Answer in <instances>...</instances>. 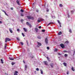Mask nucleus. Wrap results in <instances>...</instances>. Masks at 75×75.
Returning <instances> with one entry per match:
<instances>
[{"label":"nucleus","instance_id":"20","mask_svg":"<svg viewBox=\"0 0 75 75\" xmlns=\"http://www.w3.org/2000/svg\"><path fill=\"white\" fill-rule=\"evenodd\" d=\"M27 68V64H26L25 66V69H26Z\"/></svg>","mask_w":75,"mask_h":75},{"label":"nucleus","instance_id":"31","mask_svg":"<svg viewBox=\"0 0 75 75\" xmlns=\"http://www.w3.org/2000/svg\"><path fill=\"white\" fill-rule=\"evenodd\" d=\"M20 44H21V45H23V43L22 42H20Z\"/></svg>","mask_w":75,"mask_h":75},{"label":"nucleus","instance_id":"50","mask_svg":"<svg viewBox=\"0 0 75 75\" xmlns=\"http://www.w3.org/2000/svg\"><path fill=\"white\" fill-rule=\"evenodd\" d=\"M3 12L4 13H6V11H3Z\"/></svg>","mask_w":75,"mask_h":75},{"label":"nucleus","instance_id":"35","mask_svg":"<svg viewBox=\"0 0 75 75\" xmlns=\"http://www.w3.org/2000/svg\"><path fill=\"white\" fill-rule=\"evenodd\" d=\"M21 12H24V10H23V9H21Z\"/></svg>","mask_w":75,"mask_h":75},{"label":"nucleus","instance_id":"51","mask_svg":"<svg viewBox=\"0 0 75 75\" xmlns=\"http://www.w3.org/2000/svg\"><path fill=\"white\" fill-rule=\"evenodd\" d=\"M6 47H7V46L5 45V48L6 49Z\"/></svg>","mask_w":75,"mask_h":75},{"label":"nucleus","instance_id":"62","mask_svg":"<svg viewBox=\"0 0 75 75\" xmlns=\"http://www.w3.org/2000/svg\"><path fill=\"white\" fill-rule=\"evenodd\" d=\"M61 54L60 53H59V55H60Z\"/></svg>","mask_w":75,"mask_h":75},{"label":"nucleus","instance_id":"45","mask_svg":"<svg viewBox=\"0 0 75 75\" xmlns=\"http://www.w3.org/2000/svg\"><path fill=\"white\" fill-rule=\"evenodd\" d=\"M26 43H27V44H28V41L26 40Z\"/></svg>","mask_w":75,"mask_h":75},{"label":"nucleus","instance_id":"2","mask_svg":"<svg viewBox=\"0 0 75 75\" xmlns=\"http://www.w3.org/2000/svg\"><path fill=\"white\" fill-rule=\"evenodd\" d=\"M42 21H44V19H42V18H39L38 20V23H40Z\"/></svg>","mask_w":75,"mask_h":75},{"label":"nucleus","instance_id":"54","mask_svg":"<svg viewBox=\"0 0 75 75\" xmlns=\"http://www.w3.org/2000/svg\"><path fill=\"white\" fill-rule=\"evenodd\" d=\"M67 74H69V73L68 72H67Z\"/></svg>","mask_w":75,"mask_h":75},{"label":"nucleus","instance_id":"38","mask_svg":"<svg viewBox=\"0 0 75 75\" xmlns=\"http://www.w3.org/2000/svg\"><path fill=\"white\" fill-rule=\"evenodd\" d=\"M64 52H68V51H67L66 50H64Z\"/></svg>","mask_w":75,"mask_h":75},{"label":"nucleus","instance_id":"5","mask_svg":"<svg viewBox=\"0 0 75 75\" xmlns=\"http://www.w3.org/2000/svg\"><path fill=\"white\" fill-rule=\"evenodd\" d=\"M16 2L17 4H18V5H19V6H20V3H19L20 2V0H16Z\"/></svg>","mask_w":75,"mask_h":75},{"label":"nucleus","instance_id":"11","mask_svg":"<svg viewBox=\"0 0 75 75\" xmlns=\"http://www.w3.org/2000/svg\"><path fill=\"white\" fill-rule=\"evenodd\" d=\"M9 58L10 60H11V61H14V59H12L13 58L11 57H9Z\"/></svg>","mask_w":75,"mask_h":75},{"label":"nucleus","instance_id":"36","mask_svg":"<svg viewBox=\"0 0 75 75\" xmlns=\"http://www.w3.org/2000/svg\"><path fill=\"white\" fill-rule=\"evenodd\" d=\"M16 39L18 41H20V39L18 38H17Z\"/></svg>","mask_w":75,"mask_h":75},{"label":"nucleus","instance_id":"44","mask_svg":"<svg viewBox=\"0 0 75 75\" xmlns=\"http://www.w3.org/2000/svg\"><path fill=\"white\" fill-rule=\"evenodd\" d=\"M68 18H69L70 17V16L69 15V14H68Z\"/></svg>","mask_w":75,"mask_h":75},{"label":"nucleus","instance_id":"55","mask_svg":"<svg viewBox=\"0 0 75 75\" xmlns=\"http://www.w3.org/2000/svg\"><path fill=\"white\" fill-rule=\"evenodd\" d=\"M47 59H49V58H48V57H47Z\"/></svg>","mask_w":75,"mask_h":75},{"label":"nucleus","instance_id":"61","mask_svg":"<svg viewBox=\"0 0 75 75\" xmlns=\"http://www.w3.org/2000/svg\"><path fill=\"white\" fill-rule=\"evenodd\" d=\"M35 3H33V4H35Z\"/></svg>","mask_w":75,"mask_h":75},{"label":"nucleus","instance_id":"29","mask_svg":"<svg viewBox=\"0 0 75 75\" xmlns=\"http://www.w3.org/2000/svg\"><path fill=\"white\" fill-rule=\"evenodd\" d=\"M45 30L44 29H42V32H45Z\"/></svg>","mask_w":75,"mask_h":75},{"label":"nucleus","instance_id":"57","mask_svg":"<svg viewBox=\"0 0 75 75\" xmlns=\"http://www.w3.org/2000/svg\"><path fill=\"white\" fill-rule=\"evenodd\" d=\"M74 54H75V51H74Z\"/></svg>","mask_w":75,"mask_h":75},{"label":"nucleus","instance_id":"39","mask_svg":"<svg viewBox=\"0 0 75 75\" xmlns=\"http://www.w3.org/2000/svg\"><path fill=\"white\" fill-rule=\"evenodd\" d=\"M46 11L47 12H48V11H49V9H48V8H47V10H46Z\"/></svg>","mask_w":75,"mask_h":75},{"label":"nucleus","instance_id":"60","mask_svg":"<svg viewBox=\"0 0 75 75\" xmlns=\"http://www.w3.org/2000/svg\"><path fill=\"white\" fill-rule=\"evenodd\" d=\"M60 25V27H61L62 26H61V25Z\"/></svg>","mask_w":75,"mask_h":75},{"label":"nucleus","instance_id":"10","mask_svg":"<svg viewBox=\"0 0 75 75\" xmlns=\"http://www.w3.org/2000/svg\"><path fill=\"white\" fill-rule=\"evenodd\" d=\"M47 61H44V63L45 65H48V64L47 63Z\"/></svg>","mask_w":75,"mask_h":75},{"label":"nucleus","instance_id":"63","mask_svg":"<svg viewBox=\"0 0 75 75\" xmlns=\"http://www.w3.org/2000/svg\"><path fill=\"white\" fill-rule=\"evenodd\" d=\"M53 17H54V16H52V18H53Z\"/></svg>","mask_w":75,"mask_h":75},{"label":"nucleus","instance_id":"42","mask_svg":"<svg viewBox=\"0 0 75 75\" xmlns=\"http://www.w3.org/2000/svg\"><path fill=\"white\" fill-rule=\"evenodd\" d=\"M17 31L19 32L20 31V29H18V28L17 29Z\"/></svg>","mask_w":75,"mask_h":75},{"label":"nucleus","instance_id":"25","mask_svg":"<svg viewBox=\"0 0 75 75\" xmlns=\"http://www.w3.org/2000/svg\"><path fill=\"white\" fill-rule=\"evenodd\" d=\"M54 24V23H52V22H51L50 23H49L47 25H50V24Z\"/></svg>","mask_w":75,"mask_h":75},{"label":"nucleus","instance_id":"28","mask_svg":"<svg viewBox=\"0 0 75 75\" xmlns=\"http://www.w3.org/2000/svg\"><path fill=\"white\" fill-rule=\"evenodd\" d=\"M71 69L73 71H75V70L74 69V68L73 67H72Z\"/></svg>","mask_w":75,"mask_h":75},{"label":"nucleus","instance_id":"15","mask_svg":"<svg viewBox=\"0 0 75 75\" xmlns=\"http://www.w3.org/2000/svg\"><path fill=\"white\" fill-rule=\"evenodd\" d=\"M16 64V62H12L11 63V65H14V64Z\"/></svg>","mask_w":75,"mask_h":75},{"label":"nucleus","instance_id":"18","mask_svg":"<svg viewBox=\"0 0 75 75\" xmlns=\"http://www.w3.org/2000/svg\"><path fill=\"white\" fill-rule=\"evenodd\" d=\"M59 7H63V5H62V4H60L59 5Z\"/></svg>","mask_w":75,"mask_h":75},{"label":"nucleus","instance_id":"3","mask_svg":"<svg viewBox=\"0 0 75 75\" xmlns=\"http://www.w3.org/2000/svg\"><path fill=\"white\" fill-rule=\"evenodd\" d=\"M7 41H11V39L8 38H6L5 40V42H7Z\"/></svg>","mask_w":75,"mask_h":75},{"label":"nucleus","instance_id":"33","mask_svg":"<svg viewBox=\"0 0 75 75\" xmlns=\"http://www.w3.org/2000/svg\"><path fill=\"white\" fill-rule=\"evenodd\" d=\"M58 51V49H55L54 50V52H56V51Z\"/></svg>","mask_w":75,"mask_h":75},{"label":"nucleus","instance_id":"58","mask_svg":"<svg viewBox=\"0 0 75 75\" xmlns=\"http://www.w3.org/2000/svg\"><path fill=\"white\" fill-rule=\"evenodd\" d=\"M31 58H34V57L33 56L32 57H31Z\"/></svg>","mask_w":75,"mask_h":75},{"label":"nucleus","instance_id":"40","mask_svg":"<svg viewBox=\"0 0 75 75\" xmlns=\"http://www.w3.org/2000/svg\"><path fill=\"white\" fill-rule=\"evenodd\" d=\"M47 50H49L50 49V47H47Z\"/></svg>","mask_w":75,"mask_h":75},{"label":"nucleus","instance_id":"13","mask_svg":"<svg viewBox=\"0 0 75 75\" xmlns=\"http://www.w3.org/2000/svg\"><path fill=\"white\" fill-rule=\"evenodd\" d=\"M50 66H51V67L52 68H53V65H54V64H53V63H51L50 64Z\"/></svg>","mask_w":75,"mask_h":75},{"label":"nucleus","instance_id":"8","mask_svg":"<svg viewBox=\"0 0 75 75\" xmlns=\"http://www.w3.org/2000/svg\"><path fill=\"white\" fill-rule=\"evenodd\" d=\"M45 41L46 44H48V39H47V38H46L45 39Z\"/></svg>","mask_w":75,"mask_h":75},{"label":"nucleus","instance_id":"6","mask_svg":"<svg viewBox=\"0 0 75 75\" xmlns=\"http://www.w3.org/2000/svg\"><path fill=\"white\" fill-rule=\"evenodd\" d=\"M60 46L62 48H65V46H64V45L63 44H62L60 45Z\"/></svg>","mask_w":75,"mask_h":75},{"label":"nucleus","instance_id":"7","mask_svg":"<svg viewBox=\"0 0 75 75\" xmlns=\"http://www.w3.org/2000/svg\"><path fill=\"white\" fill-rule=\"evenodd\" d=\"M17 74H18V71H15L14 73V75H18Z\"/></svg>","mask_w":75,"mask_h":75},{"label":"nucleus","instance_id":"14","mask_svg":"<svg viewBox=\"0 0 75 75\" xmlns=\"http://www.w3.org/2000/svg\"><path fill=\"white\" fill-rule=\"evenodd\" d=\"M35 30L36 32V33H37L38 32V29H37V28H35Z\"/></svg>","mask_w":75,"mask_h":75},{"label":"nucleus","instance_id":"27","mask_svg":"<svg viewBox=\"0 0 75 75\" xmlns=\"http://www.w3.org/2000/svg\"><path fill=\"white\" fill-rule=\"evenodd\" d=\"M37 37L38 39H41V38L40 36H38Z\"/></svg>","mask_w":75,"mask_h":75},{"label":"nucleus","instance_id":"16","mask_svg":"<svg viewBox=\"0 0 75 75\" xmlns=\"http://www.w3.org/2000/svg\"><path fill=\"white\" fill-rule=\"evenodd\" d=\"M9 31H10V33H13V31H12V30L10 28L9 29Z\"/></svg>","mask_w":75,"mask_h":75},{"label":"nucleus","instance_id":"64","mask_svg":"<svg viewBox=\"0 0 75 75\" xmlns=\"http://www.w3.org/2000/svg\"><path fill=\"white\" fill-rule=\"evenodd\" d=\"M35 72H36V71H35Z\"/></svg>","mask_w":75,"mask_h":75},{"label":"nucleus","instance_id":"49","mask_svg":"<svg viewBox=\"0 0 75 75\" xmlns=\"http://www.w3.org/2000/svg\"><path fill=\"white\" fill-rule=\"evenodd\" d=\"M23 62L24 64H25V62L24 60L23 61Z\"/></svg>","mask_w":75,"mask_h":75},{"label":"nucleus","instance_id":"23","mask_svg":"<svg viewBox=\"0 0 75 75\" xmlns=\"http://www.w3.org/2000/svg\"><path fill=\"white\" fill-rule=\"evenodd\" d=\"M41 71V74H43V71H42V70L41 69L40 70Z\"/></svg>","mask_w":75,"mask_h":75},{"label":"nucleus","instance_id":"22","mask_svg":"<svg viewBox=\"0 0 75 75\" xmlns=\"http://www.w3.org/2000/svg\"><path fill=\"white\" fill-rule=\"evenodd\" d=\"M63 64L64 66H67V64L65 63H63Z\"/></svg>","mask_w":75,"mask_h":75},{"label":"nucleus","instance_id":"59","mask_svg":"<svg viewBox=\"0 0 75 75\" xmlns=\"http://www.w3.org/2000/svg\"><path fill=\"white\" fill-rule=\"evenodd\" d=\"M5 45H6V46H7V43L5 44Z\"/></svg>","mask_w":75,"mask_h":75},{"label":"nucleus","instance_id":"32","mask_svg":"<svg viewBox=\"0 0 75 75\" xmlns=\"http://www.w3.org/2000/svg\"><path fill=\"white\" fill-rule=\"evenodd\" d=\"M69 32L70 33H72V31L71 30V29L69 30Z\"/></svg>","mask_w":75,"mask_h":75},{"label":"nucleus","instance_id":"56","mask_svg":"<svg viewBox=\"0 0 75 75\" xmlns=\"http://www.w3.org/2000/svg\"><path fill=\"white\" fill-rule=\"evenodd\" d=\"M36 11H37V12H38V10H36Z\"/></svg>","mask_w":75,"mask_h":75},{"label":"nucleus","instance_id":"19","mask_svg":"<svg viewBox=\"0 0 75 75\" xmlns=\"http://www.w3.org/2000/svg\"><path fill=\"white\" fill-rule=\"evenodd\" d=\"M64 56L66 58H67V57H68V54H64Z\"/></svg>","mask_w":75,"mask_h":75},{"label":"nucleus","instance_id":"37","mask_svg":"<svg viewBox=\"0 0 75 75\" xmlns=\"http://www.w3.org/2000/svg\"><path fill=\"white\" fill-rule=\"evenodd\" d=\"M36 70L37 71H39V69L38 68H37Z\"/></svg>","mask_w":75,"mask_h":75},{"label":"nucleus","instance_id":"26","mask_svg":"<svg viewBox=\"0 0 75 75\" xmlns=\"http://www.w3.org/2000/svg\"><path fill=\"white\" fill-rule=\"evenodd\" d=\"M1 61L2 64H3V63H4L3 62V59H1Z\"/></svg>","mask_w":75,"mask_h":75},{"label":"nucleus","instance_id":"12","mask_svg":"<svg viewBox=\"0 0 75 75\" xmlns=\"http://www.w3.org/2000/svg\"><path fill=\"white\" fill-rule=\"evenodd\" d=\"M23 29L25 32H27V30L25 28H23Z\"/></svg>","mask_w":75,"mask_h":75},{"label":"nucleus","instance_id":"46","mask_svg":"<svg viewBox=\"0 0 75 75\" xmlns=\"http://www.w3.org/2000/svg\"><path fill=\"white\" fill-rule=\"evenodd\" d=\"M11 10H13V8H11Z\"/></svg>","mask_w":75,"mask_h":75},{"label":"nucleus","instance_id":"24","mask_svg":"<svg viewBox=\"0 0 75 75\" xmlns=\"http://www.w3.org/2000/svg\"><path fill=\"white\" fill-rule=\"evenodd\" d=\"M57 22L58 23H59V25H61V23H60V22L59 21H57Z\"/></svg>","mask_w":75,"mask_h":75},{"label":"nucleus","instance_id":"47","mask_svg":"<svg viewBox=\"0 0 75 75\" xmlns=\"http://www.w3.org/2000/svg\"><path fill=\"white\" fill-rule=\"evenodd\" d=\"M5 14L6 16H8V15H7V14L6 13V12H5Z\"/></svg>","mask_w":75,"mask_h":75},{"label":"nucleus","instance_id":"41","mask_svg":"<svg viewBox=\"0 0 75 75\" xmlns=\"http://www.w3.org/2000/svg\"><path fill=\"white\" fill-rule=\"evenodd\" d=\"M21 16H24V14L23 13H21Z\"/></svg>","mask_w":75,"mask_h":75},{"label":"nucleus","instance_id":"43","mask_svg":"<svg viewBox=\"0 0 75 75\" xmlns=\"http://www.w3.org/2000/svg\"><path fill=\"white\" fill-rule=\"evenodd\" d=\"M39 28L40 29V28H41V26H40L39 27Z\"/></svg>","mask_w":75,"mask_h":75},{"label":"nucleus","instance_id":"52","mask_svg":"<svg viewBox=\"0 0 75 75\" xmlns=\"http://www.w3.org/2000/svg\"><path fill=\"white\" fill-rule=\"evenodd\" d=\"M37 48H39V47H40L39 46L37 45Z\"/></svg>","mask_w":75,"mask_h":75},{"label":"nucleus","instance_id":"17","mask_svg":"<svg viewBox=\"0 0 75 75\" xmlns=\"http://www.w3.org/2000/svg\"><path fill=\"white\" fill-rule=\"evenodd\" d=\"M62 34V32H59L58 33V35H60L61 34Z\"/></svg>","mask_w":75,"mask_h":75},{"label":"nucleus","instance_id":"9","mask_svg":"<svg viewBox=\"0 0 75 75\" xmlns=\"http://www.w3.org/2000/svg\"><path fill=\"white\" fill-rule=\"evenodd\" d=\"M37 42L38 43V45H39V46H41V45H42L41 43L38 42Z\"/></svg>","mask_w":75,"mask_h":75},{"label":"nucleus","instance_id":"48","mask_svg":"<svg viewBox=\"0 0 75 75\" xmlns=\"http://www.w3.org/2000/svg\"><path fill=\"white\" fill-rule=\"evenodd\" d=\"M21 21H22V22H23V21H24V20L23 19H21Z\"/></svg>","mask_w":75,"mask_h":75},{"label":"nucleus","instance_id":"53","mask_svg":"<svg viewBox=\"0 0 75 75\" xmlns=\"http://www.w3.org/2000/svg\"><path fill=\"white\" fill-rule=\"evenodd\" d=\"M2 23V22L1 21H0V24H1Z\"/></svg>","mask_w":75,"mask_h":75},{"label":"nucleus","instance_id":"21","mask_svg":"<svg viewBox=\"0 0 75 75\" xmlns=\"http://www.w3.org/2000/svg\"><path fill=\"white\" fill-rule=\"evenodd\" d=\"M65 43H66V44H69V41H68V40H67L66 42H65Z\"/></svg>","mask_w":75,"mask_h":75},{"label":"nucleus","instance_id":"4","mask_svg":"<svg viewBox=\"0 0 75 75\" xmlns=\"http://www.w3.org/2000/svg\"><path fill=\"white\" fill-rule=\"evenodd\" d=\"M26 24L27 25H28V26H29L30 28H31L32 27L30 23H29L28 22H26Z\"/></svg>","mask_w":75,"mask_h":75},{"label":"nucleus","instance_id":"34","mask_svg":"<svg viewBox=\"0 0 75 75\" xmlns=\"http://www.w3.org/2000/svg\"><path fill=\"white\" fill-rule=\"evenodd\" d=\"M71 14H73V13H74V11H71Z\"/></svg>","mask_w":75,"mask_h":75},{"label":"nucleus","instance_id":"1","mask_svg":"<svg viewBox=\"0 0 75 75\" xmlns=\"http://www.w3.org/2000/svg\"><path fill=\"white\" fill-rule=\"evenodd\" d=\"M27 17L29 19V20H34V17L30 16H27Z\"/></svg>","mask_w":75,"mask_h":75},{"label":"nucleus","instance_id":"30","mask_svg":"<svg viewBox=\"0 0 75 75\" xmlns=\"http://www.w3.org/2000/svg\"><path fill=\"white\" fill-rule=\"evenodd\" d=\"M22 35L23 36V37H25V35L24 34V33H22Z\"/></svg>","mask_w":75,"mask_h":75}]
</instances>
